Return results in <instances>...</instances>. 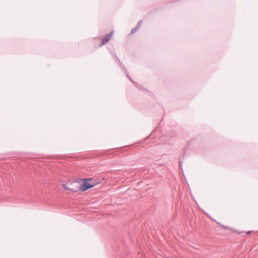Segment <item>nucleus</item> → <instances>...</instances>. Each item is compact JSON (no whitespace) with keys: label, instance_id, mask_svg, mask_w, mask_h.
Masks as SVG:
<instances>
[{"label":"nucleus","instance_id":"nucleus-10","mask_svg":"<svg viewBox=\"0 0 258 258\" xmlns=\"http://www.w3.org/2000/svg\"><path fill=\"white\" fill-rule=\"evenodd\" d=\"M123 69H124V71H126V68H125L124 67H123Z\"/></svg>","mask_w":258,"mask_h":258},{"label":"nucleus","instance_id":"nucleus-8","mask_svg":"<svg viewBox=\"0 0 258 258\" xmlns=\"http://www.w3.org/2000/svg\"><path fill=\"white\" fill-rule=\"evenodd\" d=\"M252 232V231H248L247 232L246 234L247 235L250 234Z\"/></svg>","mask_w":258,"mask_h":258},{"label":"nucleus","instance_id":"nucleus-3","mask_svg":"<svg viewBox=\"0 0 258 258\" xmlns=\"http://www.w3.org/2000/svg\"><path fill=\"white\" fill-rule=\"evenodd\" d=\"M126 75L127 77V78L131 80V81L133 83V84L135 85V87H137L138 88H139V89L140 90H142V89H143L144 88H142V87H141V86L137 82H134L130 77L129 76L127 75V74L126 73Z\"/></svg>","mask_w":258,"mask_h":258},{"label":"nucleus","instance_id":"nucleus-1","mask_svg":"<svg viewBox=\"0 0 258 258\" xmlns=\"http://www.w3.org/2000/svg\"><path fill=\"white\" fill-rule=\"evenodd\" d=\"M100 182L97 180L93 178H84L83 180L82 183L78 187H76L75 188H70L67 187L64 184L63 186L64 189L69 190L72 192H75L79 190L82 191H86L98 184Z\"/></svg>","mask_w":258,"mask_h":258},{"label":"nucleus","instance_id":"nucleus-4","mask_svg":"<svg viewBox=\"0 0 258 258\" xmlns=\"http://www.w3.org/2000/svg\"><path fill=\"white\" fill-rule=\"evenodd\" d=\"M138 30V29L136 27H135V28H134L132 30V31H131V33H132V34H133V33H135V32H136Z\"/></svg>","mask_w":258,"mask_h":258},{"label":"nucleus","instance_id":"nucleus-2","mask_svg":"<svg viewBox=\"0 0 258 258\" xmlns=\"http://www.w3.org/2000/svg\"><path fill=\"white\" fill-rule=\"evenodd\" d=\"M113 31L107 34L102 39L101 42V45H104L108 41L112 36Z\"/></svg>","mask_w":258,"mask_h":258},{"label":"nucleus","instance_id":"nucleus-12","mask_svg":"<svg viewBox=\"0 0 258 258\" xmlns=\"http://www.w3.org/2000/svg\"><path fill=\"white\" fill-rule=\"evenodd\" d=\"M211 220H212L213 221H215V220L213 219V218H211Z\"/></svg>","mask_w":258,"mask_h":258},{"label":"nucleus","instance_id":"nucleus-6","mask_svg":"<svg viewBox=\"0 0 258 258\" xmlns=\"http://www.w3.org/2000/svg\"><path fill=\"white\" fill-rule=\"evenodd\" d=\"M179 166H180V169H182V161H181L180 158H179Z\"/></svg>","mask_w":258,"mask_h":258},{"label":"nucleus","instance_id":"nucleus-5","mask_svg":"<svg viewBox=\"0 0 258 258\" xmlns=\"http://www.w3.org/2000/svg\"><path fill=\"white\" fill-rule=\"evenodd\" d=\"M141 24H142V21H140L139 22H138V23L136 27L139 29L141 25Z\"/></svg>","mask_w":258,"mask_h":258},{"label":"nucleus","instance_id":"nucleus-11","mask_svg":"<svg viewBox=\"0 0 258 258\" xmlns=\"http://www.w3.org/2000/svg\"><path fill=\"white\" fill-rule=\"evenodd\" d=\"M211 220H212L213 221H215V220L213 219V218H211Z\"/></svg>","mask_w":258,"mask_h":258},{"label":"nucleus","instance_id":"nucleus-7","mask_svg":"<svg viewBox=\"0 0 258 258\" xmlns=\"http://www.w3.org/2000/svg\"><path fill=\"white\" fill-rule=\"evenodd\" d=\"M67 187H70V188H74L73 187H70V186H72L73 184L72 183H71L69 185V186H68L67 184H66Z\"/></svg>","mask_w":258,"mask_h":258},{"label":"nucleus","instance_id":"nucleus-9","mask_svg":"<svg viewBox=\"0 0 258 258\" xmlns=\"http://www.w3.org/2000/svg\"><path fill=\"white\" fill-rule=\"evenodd\" d=\"M222 227L224 228L225 229H227V228L226 226H224L223 225H222Z\"/></svg>","mask_w":258,"mask_h":258}]
</instances>
